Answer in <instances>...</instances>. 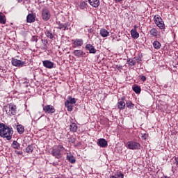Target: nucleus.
Wrapping results in <instances>:
<instances>
[{
  "label": "nucleus",
  "mask_w": 178,
  "mask_h": 178,
  "mask_svg": "<svg viewBox=\"0 0 178 178\" xmlns=\"http://www.w3.org/2000/svg\"><path fill=\"white\" fill-rule=\"evenodd\" d=\"M12 136H13V129L5 125L3 123H0V137L10 141Z\"/></svg>",
  "instance_id": "nucleus-1"
},
{
  "label": "nucleus",
  "mask_w": 178,
  "mask_h": 178,
  "mask_svg": "<svg viewBox=\"0 0 178 178\" xmlns=\"http://www.w3.org/2000/svg\"><path fill=\"white\" fill-rule=\"evenodd\" d=\"M63 151H65V148L63 147V145H58L57 146H54L52 148L51 154L53 156H55L57 159H60V158H62Z\"/></svg>",
  "instance_id": "nucleus-2"
},
{
  "label": "nucleus",
  "mask_w": 178,
  "mask_h": 178,
  "mask_svg": "<svg viewBox=\"0 0 178 178\" xmlns=\"http://www.w3.org/2000/svg\"><path fill=\"white\" fill-rule=\"evenodd\" d=\"M6 112L8 116H12L16 115V111L17 108L16 107V105H15L13 103H10L6 106Z\"/></svg>",
  "instance_id": "nucleus-3"
},
{
  "label": "nucleus",
  "mask_w": 178,
  "mask_h": 178,
  "mask_svg": "<svg viewBox=\"0 0 178 178\" xmlns=\"http://www.w3.org/2000/svg\"><path fill=\"white\" fill-rule=\"evenodd\" d=\"M154 21L155 24L160 29V30H165V23L159 15H156L154 17Z\"/></svg>",
  "instance_id": "nucleus-4"
},
{
  "label": "nucleus",
  "mask_w": 178,
  "mask_h": 178,
  "mask_svg": "<svg viewBox=\"0 0 178 178\" xmlns=\"http://www.w3.org/2000/svg\"><path fill=\"white\" fill-rule=\"evenodd\" d=\"M127 145L129 149H140L141 148V145L134 141H129Z\"/></svg>",
  "instance_id": "nucleus-5"
},
{
  "label": "nucleus",
  "mask_w": 178,
  "mask_h": 178,
  "mask_svg": "<svg viewBox=\"0 0 178 178\" xmlns=\"http://www.w3.org/2000/svg\"><path fill=\"white\" fill-rule=\"evenodd\" d=\"M11 62H12V65L13 66H16L17 67H23V66L26 65V62L22 61L15 58H12Z\"/></svg>",
  "instance_id": "nucleus-6"
},
{
  "label": "nucleus",
  "mask_w": 178,
  "mask_h": 178,
  "mask_svg": "<svg viewBox=\"0 0 178 178\" xmlns=\"http://www.w3.org/2000/svg\"><path fill=\"white\" fill-rule=\"evenodd\" d=\"M56 111L55 107L52 105H46L43 106V111L44 113L52 114L55 113Z\"/></svg>",
  "instance_id": "nucleus-7"
},
{
  "label": "nucleus",
  "mask_w": 178,
  "mask_h": 178,
  "mask_svg": "<svg viewBox=\"0 0 178 178\" xmlns=\"http://www.w3.org/2000/svg\"><path fill=\"white\" fill-rule=\"evenodd\" d=\"M42 17L43 20H45V22H47V20H49L51 18V13H49V10L44 8L42 10Z\"/></svg>",
  "instance_id": "nucleus-8"
},
{
  "label": "nucleus",
  "mask_w": 178,
  "mask_h": 178,
  "mask_svg": "<svg viewBox=\"0 0 178 178\" xmlns=\"http://www.w3.org/2000/svg\"><path fill=\"white\" fill-rule=\"evenodd\" d=\"M72 48H77L79 47H81L83 44H84V41L83 39H75L72 40Z\"/></svg>",
  "instance_id": "nucleus-9"
},
{
  "label": "nucleus",
  "mask_w": 178,
  "mask_h": 178,
  "mask_svg": "<svg viewBox=\"0 0 178 178\" xmlns=\"http://www.w3.org/2000/svg\"><path fill=\"white\" fill-rule=\"evenodd\" d=\"M126 100V97H122L120 102L118 103V109H120L121 111H123L124 108H126V102H124Z\"/></svg>",
  "instance_id": "nucleus-10"
},
{
  "label": "nucleus",
  "mask_w": 178,
  "mask_h": 178,
  "mask_svg": "<svg viewBox=\"0 0 178 178\" xmlns=\"http://www.w3.org/2000/svg\"><path fill=\"white\" fill-rule=\"evenodd\" d=\"M97 144L99 147H101V148H106V147H108V141L104 138L99 139Z\"/></svg>",
  "instance_id": "nucleus-11"
},
{
  "label": "nucleus",
  "mask_w": 178,
  "mask_h": 178,
  "mask_svg": "<svg viewBox=\"0 0 178 178\" xmlns=\"http://www.w3.org/2000/svg\"><path fill=\"white\" fill-rule=\"evenodd\" d=\"M57 24H58V27L57 29H58L59 30H63L64 31H66V29L67 30V27H69V26H70V24H69V22L65 23V24H62L60 22H57Z\"/></svg>",
  "instance_id": "nucleus-12"
},
{
  "label": "nucleus",
  "mask_w": 178,
  "mask_h": 178,
  "mask_svg": "<svg viewBox=\"0 0 178 178\" xmlns=\"http://www.w3.org/2000/svg\"><path fill=\"white\" fill-rule=\"evenodd\" d=\"M35 22V14L29 13L26 17L27 23H34Z\"/></svg>",
  "instance_id": "nucleus-13"
},
{
  "label": "nucleus",
  "mask_w": 178,
  "mask_h": 178,
  "mask_svg": "<svg viewBox=\"0 0 178 178\" xmlns=\"http://www.w3.org/2000/svg\"><path fill=\"white\" fill-rule=\"evenodd\" d=\"M85 48L86 49L89 51V54H95L97 52V49H95V47H94V46L90 44H86Z\"/></svg>",
  "instance_id": "nucleus-14"
},
{
  "label": "nucleus",
  "mask_w": 178,
  "mask_h": 178,
  "mask_svg": "<svg viewBox=\"0 0 178 178\" xmlns=\"http://www.w3.org/2000/svg\"><path fill=\"white\" fill-rule=\"evenodd\" d=\"M43 66L47 69H52L54 67V63L50 60H46L42 61Z\"/></svg>",
  "instance_id": "nucleus-15"
},
{
  "label": "nucleus",
  "mask_w": 178,
  "mask_h": 178,
  "mask_svg": "<svg viewBox=\"0 0 178 178\" xmlns=\"http://www.w3.org/2000/svg\"><path fill=\"white\" fill-rule=\"evenodd\" d=\"M73 55L76 56V58H81V56H84V52L83 50H74L73 51Z\"/></svg>",
  "instance_id": "nucleus-16"
},
{
  "label": "nucleus",
  "mask_w": 178,
  "mask_h": 178,
  "mask_svg": "<svg viewBox=\"0 0 178 178\" xmlns=\"http://www.w3.org/2000/svg\"><path fill=\"white\" fill-rule=\"evenodd\" d=\"M44 34L47 38H49L50 40H54V38H55V34H54L52 31L49 30H46Z\"/></svg>",
  "instance_id": "nucleus-17"
},
{
  "label": "nucleus",
  "mask_w": 178,
  "mask_h": 178,
  "mask_svg": "<svg viewBox=\"0 0 178 178\" xmlns=\"http://www.w3.org/2000/svg\"><path fill=\"white\" fill-rule=\"evenodd\" d=\"M88 2L93 8H98L99 6V0H88Z\"/></svg>",
  "instance_id": "nucleus-18"
},
{
  "label": "nucleus",
  "mask_w": 178,
  "mask_h": 178,
  "mask_svg": "<svg viewBox=\"0 0 178 178\" xmlns=\"http://www.w3.org/2000/svg\"><path fill=\"white\" fill-rule=\"evenodd\" d=\"M99 33H100V35H102V37L103 38L108 37L109 35V31H108V30L105 29H100Z\"/></svg>",
  "instance_id": "nucleus-19"
},
{
  "label": "nucleus",
  "mask_w": 178,
  "mask_h": 178,
  "mask_svg": "<svg viewBox=\"0 0 178 178\" xmlns=\"http://www.w3.org/2000/svg\"><path fill=\"white\" fill-rule=\"evenodd\" d=\"M17 131L18 134H23L24 133V126L22 124L17 125Z\"/></svg>",
  "instance_id": "nucleus-20"
},
{
  "label": "nucleus",
  "mask_w": 178,
  "mask_h": 178,
  "mask_svg": "<svg viewBox=\"0 0 178 178\" xmlns=\"http://www.w3.org/2000/svg\"><path fill=\"white\" fill-rule=\"evenodd\" d=\"M131 35L132 38H138L140 37V33L137 32V30L136 29H131Z\"/></svg>",
  "instance_id": "nucleus-21"
},
{
  "label": "nucleus",
  "mask_w": 178,
  "mask_h": 178,
  "mask_svg": "<svg viewBox=\"0 0 178 178\" xmlns=\"http://www.w3.org/2000/svg\"><path fill=\"white\" fill-rule=\"evenodd\" d=\"M65 107L67 108V110L68 111V112H72V111H73V106H72V104H70V102H69V100H67L65 102Z\"/></svg>",
  "instance_id": "nucleus-22"
},
{
  "label": "nucleus",
  "mask_w": 178,
  "mask_h": 178,
  "mask_svg": "<svg viewBox=\"0 0 178 178\" xmlns=\"http://www.w3.org/2000/svg\"><path fill=\"white\" fill-rule=\"evenodd\" d=\"M67 159L70 162V163H76V158H74V156L72 154H67Z\"/></svg>",
  "instance_id": "nucleus-23"
},
{
  "label": "nucleus",
  "mask_w": 178,
  "mask_h": 178,
  "mask_svg": "<svg viewBox=\"0 0 178 178\" xmlns=\"http://www.w3.org/2000/svg\"><path fill=\"white\" fill-rule=\"evenodd\" d=\"M0 24H6V17L2 13H0Z\"/></svg>",
  "instance_id": "nucleus-24"
},
{
  "label": "nucleus",
  "mask_w": 178,
  "mask_h": 178,
  "mask_svg": "<svg viewBox=\"0 0 178 178\" xmlns=\"http://www.w3.org/2000/svg\"><path fill=\"white\" fill-rule=\"evenodd\" d=\"M125 106H127V108H128L129 109H134V104H133V102H131V101L128 100L125 103Z\"/></svg>",
  "instance_id": "nucleus-25"
},
{
  "label": "nucleus",
  "mask_w": 178,
  "mask_h": 178,
  "mask_svg": "<svg viewBox=\"0 0 178 178\" xmlns=\"http://www.w3.org/2000/svg\"><path fill=\"white\" fill-rule=\"evenodd\" d=\"M158 30L156 28H152L149 31L150 35H152L153 37H158Z\"/></svg>",
  "instance_id": "nucleus-26"
},
{
  "label": "nucleus",
  "mask_w": 178,
  "mask_h": 178,
  "mask_svg": "<svg viewBox=\"0 0 178 178\" xmlns=\"http://www.w3.org/2000/svg\"><path fill=\"white\" fill-rule=\"evenodd\" d=\"M11 147L14 149H20V143H18L16 140H14L11 145Z\"/></svg>",
  "instance_id": "nucleus-27"
},
{
  "label": "nucleus",
  "mask_w": 178,
  "mask_h": 178,
  "mask_svg": "<svg viewBox=\"0 0 178 178\" xmlns=\"http://www.w3.org/2000/svg\"><path fill=\"white\" fill-rule=\"evenodd\" d=\"M136 60H137V59H136V58H134L133 59L128 58L127 62V63H129V65L130 66H134L136 65Z\"/></svg>",
  "instance_id": "nucleus-28"
},
{
  "label": "nucleus",
  "mask_w": 178,
  "mask_h": 178,
  "mask_svg": "<svg viewBox=\"0 0 178 178\" xmlns=\"http://www.w3.org/2000/svg\"><path fill=\"white\" fill-rule=\"evenodd\" d=\"M153 47L154 49H161V42H159L158 40H156L153 42Z\"/></svg>",
  "instance_id": "nucleus-29"
},
{
  "label": "nucleus",
  "mask_w": 178,
  "mask_h": 178,
  "mask_svg": "<svg viewBox=\"0 0 178 178\" xmlns=\"http://www.w3.org/2000/svg\"><path fill=\"white\" fill-rule=\"evenodd\" d=\"M70 131H73V133H76V131H77V125L76 124V123H72L70 127Z\"/></svg>",
  "instance_id": "nucleus-30"
},
{
  "label": "nucleus",
  "mask_w": 178,
  "mask_h": 178,
  "mask_svg": "<svg viewBox=\"0 0 178 178\" xmlns=\"http://www.w3.org/2000/svg\"><path fill=\"white\" fill-rule=\"evenodd\" d=\"M33 149L34 148L33 147V145H29L26 147V148L25 149V151L28 154H31Z\"/></svg>",
  "instance_id": "nucleus-31"
},
{
  "label": "nucleus",
  "mask_w": 178,
  "mask_h": 178,
  "mask_svg": "<svg viewBox=\"0 0 178 178\" xmlns=\"http://www.w3.org/2000/svg\"><path fill=\"white\" fill-rule=\"evenodd\" d=\"M88 5L87 4V2L86 1H81L79 4L80 9H87V7Z\"/></svg>",
  "instance_id": "nucleus-32"
},
{
  "label": "nucleus",
  "mask_w": 178,
  "mask_h": 178,
  "mask_svg": "<svg viewBox=\"0 0 178 178\" xmlns=\"http://www.w3.org/2000/svg\"><path fill=\"white\" fill-rule=\"evenodd\" d=\"M133 90L136 94H140L141 92V88L138 86L133 87Z\"/></svg>",
  "instance_id": "nucleus-33"
},
{
  "label": "nucleus",
  "mask_w": 178,
  "mask_h": 178,
  "mask_svg": "<svg viewBox=\"0 0 178 178\" xmlns=\"http://www.w3.org/2000/svg\"><path fill=\"white\" fill-rule=\"evenodd\" d=\"M116 178H124V175H123V173L118 172L117 174L115 175Z\"/></svg>",
  "instance_id": "nucleus-34"
},
{
  "label": "nucleus",
  "mask_w": 178,
  "mask_h": 178,
  "mask_svg": "<svg viewBox=\"0 0 178 178\" xmlns=\"http://www.w3.org/2000/svg\"><path fill=\"white\" fill-rule=\"evenodd\" d=\"M31 41L32 42H37V41H38V36H36V35L32 36Z\"/></svg>",
  "instance_id": "nucleus-35"
},
{
  "label": "nucleus",
  "mask_w": 178,
  "mask_h": 178,
  "mask_svg": "<svg viewBox=\"0 0 178 178\" xmlns=\"http://www.w3.org/2000/svg\"><path fill=\"white\" fill-rule=\"evenodd\" d=\"M68 101H69L70 104H76V99L73 98L72 97H69V100Z\"/></svg>",
  "instance_id": "nucleus-36"
},
{
  "label": "nucleus",
  "mask_w": 178,
  "mask_h": 178,
  "mask_svg": "<svg viewBox=\"0 0 178 178\" xmlns=\"http://www.w3.org/2000/svg\"><path fill=\"white\" fill-rule=\"evenodd\" d=\"M68 141L70 143H72V144H73L74 143H75L76 139L74 138H73V136H71L68 138Z\"/></svg>",
  "instance_id": "nucleus-37"
},
{
  "label": "nucleus",
  "mask_w": 178,
  "mask_h": 178,
  "mask_svg": "<svg viewBox=\"0 0 178 178\" xmlns=\"http://www.w3.org/2000/svg\"><path fill=\"white\" fill-rule=\"evenodd\" d=\"M140 80L141 81H145L147 80V77H145V76H140Z\"/></svg>",
  "instance_id": "nucleus-38"
},
{
  "label": "nucleus",
  "mask_w": 178,
  "mask_h": 178,
  "mask_svg": "<svg viewBox=\"0 0 178 178\" xmlns=\"http://www.w3.org/2000/svg\"><path fill=\"white\" fill-rule=\"evenodd\" d=\"M176 167L178 168V156L175 158Z\"/></svg>",
  "instance_id": "nucleus-39"
},
{
  "label": "nucleus",
  "mask_w": 178,
  "mask_h": 178,
  "mask_svg": "<svg viewBox=\"0 0 178 178\" xmlns=\"http://www.w3.org/2000/svg\"><path fill=\"white\" fill-rule=\"evenodd\" d=\"M51 165H53V166H58V165H59V163L57 161L51 163Z\"/></svg>",
  "instance_id": "nucleus-40"
},
{
  "label": "nucleus",
  "mask_w": 178,
  "mask_h": 178,
  "mask_svg": "<svg viewBox=\"0 0 178 178\" xmlns=\"http://www.w3.org/2000/svg\"><path fill=\"white\" fill-rule=\"evenodd\" d=\"M47 46L45 43H44L43 46L41 47V49H47Z\"/></svg>",
  "instance_id": "nucleus-41"
},
{
  "label": "nucleus",
  "mask_w": 178,
  "mask_h": 178,
  "mask_svg": "<svg viewBox=\"0 0 178 178\" xmlns=\"http://www.w3.org/2000/svg\"><path fill=\"white\" fill-rule=\"evenodd\" d=\"M94 32V29H90L88 30V33H89L90 34H91V33H93Z\"/></svg>",
  "instance_id": "nucleus-42"
},
{
  "label": "nucleus",
  "mask_w": 178,
  "mask_h": 178,
  "mask_svg": "<svg viewBox=\"0 0 178 178\" xmlns=\"http://www.w3.org/2000/svg\"><path fill=\"white\" fill-rule=\"evenodd\" d=\"M138 28L137 25H134L133 30H137Z\"/></svg>",
  "instance_id": "nucleus-43"
},
{
  "label": "nucleus",
  "mask_w": 178,
  "mask_h": 178,
  "mask_svg": "<svg viewBox=\"0 0 178 178\" xmlns=\"http://www.w3.org/2000/svg\"><path fill=\"white\" fill-rule=\"evenodd\" d=\"M110 178H116L115 175H111L110 176Z\"/></svg>",
  "instance_id": "nucleus-44"
},
{
  "label": "nucleus",
  "mask_w": 178,
  "mask_h": 178,
  "mask_svg": "<svg viewBox=\"0 0 178 178\" xmlns=\"http://www.w3.org/2000/svg\"><path fill=\"white\" fill-rule=\"evenodd\" d=\"M17 2L19 3H20L21 2H23V0H17Z\"/></svg>",
  "instance_id": "nucleus-45"
},
{
  "label": "nucleus",
  "mask_w": 178,
  "mask_h": 178,
  "mask_svg": "<svg viewBox=\"0 0 178 178\" xmlns=\"http://www.w3.org/2000/svg\"><path fill=\"white\" fill-rule=\"evenodd\" d=\"M17 154L18 155H22V152H17Z\"/></svg>",
  "instance_id": "nucleus-46"
},
{
  "label": "nucleus",
  "mask_w": 178,
  "mask_h": 178,
  "mask_svg": "<svg viewBox=\"0 0 178 178\" xmlns=\"http://www.w3.org/2000/svg\"><path fill=\"white\" fill-rule=\"evenodd\" d=\"M123 0H116L117 2H122Z\"/></svg>",
  "instance_id": "nucleus-47"
},
{
  "label": "nucleus",
  "mask_w": 178,
  "mask_h": 178,
  "mask_svg": "<svg viewBox=\"0 0 178 178\" xmlns=\"http://www.w3.org/2000/svg\"><path fill=\"white\" fill-rule=\"evenodd\" d=\"M143 137H145H145H147V134H144V136H143Z\"/></svg>",
  "instance_id": "nucleus-48"
},
{
  "label": "nucleus",
  "mask_w": 178,
  "mask_h": 178,
  "mask_svg": "<svg viewBox=\"0 0 178 178\" xmlns=\"http://www.w3.org/2000/svg\"><path fill=\"white\" fill-rule=\"evenodd\" d=\"M118 67H119V69H122V67H123L122 65H120Z\"/></svg>",
  "instance_id": "nucleus-49"
}]
</instances>
